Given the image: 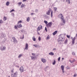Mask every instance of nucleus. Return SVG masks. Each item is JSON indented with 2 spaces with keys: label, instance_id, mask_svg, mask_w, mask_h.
I'll list each match as a JSON object with an SVG mask.
<instances>
[{
  "label": "nucleus",
  "instance_id": "1",
  "mask_svg": "<svg viewBox=\"0 0 77 77\" xmlns=\"http://www.w3.org/2000/svg\"><path fill=\"white\" fill-rule=\"evenodd\" d=\"M59 16L61 17H60V18H61V20L62 21V22L63 24H65V20L63 19V16L62 15V14H60L59 15Z\"/></svg>",
  "mask_w": 77,
  "mask_h": 77
},
{
  "label": "nucleus",
  "instance_id": "2",
  "mask_svg": "<svg viewBox=\"0 0 77 77\" xmlns=\"http://www.w3.org/2000/svg\"><path fill=\"white\" fill-rule=\"evenodd\" d=\"M17 72H16L14 74L11 73V77H17Z\"/></svg>",
  "mask_w": 77,
  "mask_h": 77
},
{
  "label": "nucleus",
  "instance_id": "3",
  "mask_svg": "<svg viewBox=\"0 0 77 77\" xmlns=\"http://www.w3.org/2000/svg\"><path fill=\"white\" fill-rule=\"evenodd\" d=\"M12 39L13 40V42L14 43H16V44H17L18 43V41L16 39V38H15V37H12Z\"/></svg>",
  "mask_w": 77,
  "mask_h": 77
},
{
  "label": "nucleus",
  "instance_id": "4",
  "mask_svg": "<svg viewBox=\"0 0 77 77\" xmlns=\"http://www.w3.org/2000/svg\"><path fill=\"white\" fill-rule=\"evenodd\" d=\"M0 50L2 51H5L6 50V47L3 45L1 46L0 47Z\"/></svg>",
  "mask_w": 77,
  "mask_h": 77
},
{
  "label": "nucleus",
  "instance_id": "5",
  "mask_svg": "<svg viewBox=\"0 0 77 77\" xmlns=\"http://www.w3.org/2000/svg\"><path fill=\"white\" fill-rule=\"evenodd\" d=\"M59 37H60V38L58 39V42H59V41H64V38H62V37L61 36V35H59Z\"/></svg>",
  "mask_w": 77,
  "mask_h": 77
},
{
  "label": "nucleus",
  "instance_id": "6",
  "mask_svg": "<svg viewBox=\"0 0 77 77\" xmlns=\"http://www.w3.org/2000/svg\"><path fill=\"white\" fill-rule=\"evenodd\" d=\"M71 39H72V44H74V43H75V37H74L73 38L72 37H71Z\"/></svg>",
  "mask_w": 77,
  "mask_h": 77
},
{
  "label": "nucleus",
  "instance_id": "7",
  "mask_svg": "<svg viewBox=\"0 0 77 77\" xmlns=\"http://www.w3.org/2000/svg\"><path fill=\"white\" fill-rule=\"evenodd\" d=\"M52 26V24L51 22H49L48 23V24L46 25L47 27L49 28V27H51Z\"/></svg>",
  "mask_w": 77,
  "mask_h": 77
},
{
  "label": "nucleus",
  "instance_id": "8",
  "mask_svg": "<svg viewBox=\"0 0 77 77\" xmlns=\"http://www.w3.org/2000/svg\"><path fill=\"white\" fill-rule=\"evenodd\" d=\"M41 60H42V62H43L44 63H46V62H47V60H46V59H44L43 58H41Z\"/></svg>",
  "mask_w": 77,
  "mask_h": 77
},
{
  "label": "nucleus",
  "instance_id": "9",
  "mask_svg": "<svg viewBox=\"0 0 77 77\" xmlns=\"http://www.w3.org/2000/svg\"><path fill=\"white\" fill-rule=\"evenodd\" d=\"M42 29V26L41 25H40L37 28V31H38V30H40Z\"/></svg>",
  "mask_w": 77,
  "mask_h": 77
},
{
  "label": "nucleus",
  "instance_id": "10",
  "mask_svg": "<svg viewBox=\"0 0 77 77\" xmlns=\"http://www.w3.org/2000/svg\"><path fill=\"white\" fill-rule=\"evenodd\" d=\"M51 11V8H49V10L48 11V12L46 13V14L47 15H50V12Z\"/></svg>",
  "mask_w": 77,
  "mask_h": 77
},
{
  "label": "nucleus",
  "instance_id": "11",
  "mask_svg": "<svg viewBox=\"0 0 77 77\" xmlns=\"http://www.w3.org/2000/svg\"><path fill=\"white\" fill-rule=\"evenodd\" d=\"M19 69L20 71V72H23L24 71V68L23 66H21Z\"/></svg>",
  "mask_w": 77,
  "mask_h": 77
},
{
  "label": "nucleus",
  "instance_id": "12",
  "mask_svg": "<svg viewBox=\"0 0 77 77\" xmlns=\"http://www.w3.org/2000/svg\"><path fill=\"white\" fill-rule=\"evenodd\" d=\"M28 44H27V43H26L25 45V48L24 49V50H27L28 49Z\"/></svg>",
  "mask_w": 77,
  "mask_h": 77
},
{
  "label": "nucleus",
  "instance_id": "13",
  "mask_svg": "<svg viewBox=\"0 0 77 77\" xmlns=\"http://www.w3.org/2000/svg\"><path fill=\"white\" fill-rule=\"evenodd\" d=\"M6 37V35L5 34H1V38H5Z\"/></svg>",
  "mask_w": 77,
  "mask_h": 77
},
{
  "label": "nucleus",
  "instance_id": "14",
  "mask_svg": "<svg viewBox=\"0 0 77 77\" xmlns=\"http://www.w3.org/2000/svg\"><path fill=\"white\" fill-rule=\"evenodd\" d=\"M36 57V56H31V59H32V60H35Z\"/></svg>",
  "mask_w": 77,
  "mask_h": 77
},
{
  "label": "nucleus",
  "instance_id": "15",
  "mask_svg": "<svg viewBox=\"0 0 77 77\" xmlns=\"http://www.w3.org/2000/svg\"><path fill=\"white\" fill-rule=\"evenodd\" d=\"M50 39V35H48L46 37V40H48V39Z\"/></svg>",
  "mask_w": 77,
  "mask_h": 77
},
{
  "label": "nucleus",
  "instance_id": "16",
  "mask_svg": "<svg viewBox=\"0 0 77 77\" xmlns=\"http://www.w3.org/2000/svg\"><path fill=\"white\" fill-rule=\"evenodd\" d=\"M57 31H56L53 33V35H55L57 34Z\"/></svg>",
  "mask_w": 77,
  "mask_h": 77
},
{
  "label": "nucleus",
  "instance_id": "17",
  "mask_svg": "<svg viewBox=\"0 0 77 77\" xmlns=\"http://www.w3.org/2000/svg\"><path fill=\"white\" fill-rule=\"evenodd\" d=\"M14 28L15 29H18V25H16L14 26Z\"/></svg>",
  "mask_w": 77,
  "mask_h": 77
},
{
  "label": "nucleus",
  "instance_id": "18",
  "mask_svg": "<svg viewBox=\"0 0 77 77\" xmlns=\"http://www.w3.org/2000/svg\"><path fill=\"white\" fill-rule=\"evenodd\" d=\"M53 11H52L51 12V18H52L53 16Z\"/></svg>",
  "mask_w": 77,
  "mask_h": 77
},
{
  "label": "nucleus",
  "instance_id": "19",
  "mask_svg": "<svg viewBox=\"0 0 77 77\" xmlns=\"http://www.w3.org/2000/svg\"><path fill=\"white\" fill-rule=\"evenodd\" d=\"M30 21V17H27L26 18V21L29 22Z\"/></svg>",
  "mask_w": 77,
  "mask_h": 77
},
{
  "label": "nucleus",
  "instance_id": "20",
  "mask_svg": "<svg viewBox=\"0 0 77 77\" xmlns=\"http://www.w3.org/2000/svg\"><path fill=\"white\" fill-rule=\"evenodd\" d=\"M49 55H51V56H53L54 55V53L53 52H51L49 54Z\"/></svg>",
  "mask_w": 77,
  "mask_h": 77
},
{
  "label": "nucleus",
  "instance_id": "21",
  "mask_svg": "<svg viewBox=\"0 0 77 77\" xmlns=\"http://www.w3.org/2000/svg\"><path fill=\"white\" fill-rule=\"evenodd\" d=\"M56 64V60H54V61H53L52 64L54 65Z\"/></svg>",
  "mask_w": 77,
  "mask_h": 77
},
{
  "label": "nucleus",
  "instance_id": "22",
  "mask_svg": "<svg viewBox=\"0 0 77 77\" xmlns=\"http://www.w3.org/2000/svg\"><path fill=\"white\" fill-rule=\"evenodd\" d=\"M61 67L62 71H63V70H64V66L62 65L61 66Z\"/></svg>",
  "mask_w": 77,
  "mask_h": 77
},
{
  "label": "nucleus",
  "instance_id": "23",
  "mask_svg": "<svg viewBox=\"0 0 77 77\" xmlns=\"http://www.w3.org/2000/svg\"><path fill=\"white\" fill-rule=\"evenodd\" d=\"M17 27L18 28H20V27H22V25L21 24H20V25H17Z\"/></svg>",
  "mask_w": 77,
  "mask_h": 77
},
{
  "label": "nucleus",
  "instance_id": "24",
  "mask_svg": "<svg viewBox=\"0 0 77 77\" xmlns=\"http://www.w3.org/2000/svg\"><path fill=\"white\" fill-rule=\"evenodd\" d=\"M68 42V39L66 38V40H65L64 44H66Z\"/></svg>",
  "mask_w": 77,
  "mask_h": 77
},
{
  "label": "nucleus",
  "instance_id": "25",
  "mask_svg": "<svg viewBox=\"0 0 77 77\" xmlns=\"http://www.w3.org/2000/svg\"><path fill=\"white\" fill-rule=\"evenodd\" d=\"M22 56H23V54H20L18 56V58H20V57H22Z\"/></svg>",
  "mask_w": 77,
  "mask_h": 77
},
{
  "label": "nucleus",
  "instance_id": "26",
  "mask_svg": "<svg viewBox=\"0 0 77 77\" xmlns=\"http://www.w3.org/2000/svg\"><path fill=\"white\" fill-rule=\"evenodd\" d=\"M48 70V67H46L44 69V70L45 71H46Z\"/></svg>",
  "mask_w": 77,
  "mask_h": 77
},
{
  "label": "nucleus",
  "instance_id": "27",
  "mask_svg": "<svg viewBox=\"0 0 77 77\" xmlns=\"http://www.w3.org/2000/svg\"><path fill=\"white\" fill-rule=\"evenodd\" d=\"M6 6H8L9 5V2H7L6 3Z\"/></svg>",
  "mask_w": 77,
  "mask_h": 77
},
{
  "label": "nucleus",
  "instance_id": "28",
  "mask_svg": "<svg viewBox=\"0 0 77 77\" xmlns=\"http://www.w3.org/2000/svg\"><path fill=\"white\" fill-rule=\"evenodd\" d=\"M66 2H67V3L68 2L69 4H70V3H71L70 0H66Z\"/></svg>",
  "mask_w": 77,
  "mask_h": 77
},
{
  "label": "nucleus",
  "instance_id": "29",
  "mask_svg": "<svg viewBox=\"0 0 77 77\" xmlns=\"http://www.w3.org/2000/svg\"><path fill=\"white\" fill-rule=\"evenodd\" d=\"M32 40L33 41H35L36 38H35L34 37H32Z\"/></svg>",
  "mask_w": 77,
  "mask_h": 77
},
{
  "label": "nucleus",
  "instance_id": "30",
  "mask_svg": "<svg viewBox=\"0 0 77 77\" xmlns=\"http://www.w3.org/2000/svg\"><path fill=\"white\" fill-rule=\"evenodd\" d=\"M3 21L2 20H0V24H3Z\"/></svg>",
  "mask_w": 77,
  "mask_h": 77
},
{
  "label": "nucleus",
  "instance_id": "31",
  "mask_svg": "<svg viewBox=\"0 0 77 77\" xmlns=\"http://www.w3.org/2000/svg\"><path fill=\"white\" fill-rule=\"evenodd\" d=\"M22 23V21L20 20L18 22L17 24H20V23Z\"/></svg>",
  "mask_w": 77,
  "mask_h": 77
},
{
  "label": "nucleus",
  "instance_id": "32",
  "mask_svg": "<svg viewBox=\"0 0 77 77\" xmlns=\"http://www.w3.org/2000/svg\"><path fill=\"white\" fill-rule=\"evenodd\" d=\"M7 20V19L6 18V17L5 16L3 18L4 21H5V20Z\"/></svg>",
  "mask_w": 77,
  "mask_h": 77
},
{
  "label": "nucleus",
  "instance_id": "33",
  "mask_svg": "<svg viewBox=\"0 0 77 77\" xmlns=\"http://www.w3.org/2000/svg\"><path fill=\"white\" fill-rule=\"evenodd\" d=\"M44 22L45 23V24H47V23H48V22H47V21L46 20H45L44 21Z\"/></svg>",
  "mask_w": 77,
  "mask_h": 77
},
{
  "label": "nucleus",
  "instance_id": "34",
  "mask_svg": "<svg viewBox=\"0 0 77 77\" xmlns=\"http://www.w3.org/2000/svg\"><path fill=\"white\" fill-rule=\"evenodd\" d=\"M33 46L35 47H38V45H34Z\"/></svg>",
  "mask_w": 77,
  "mask_h": 77
},
{
  "label": "nucleus",
  "instance_id": "35",
  "mask_svg": "<svg viewBox=\"0 0 77 77\" xmlns=\"http://www.w3.org/2000/svg\"><path fill=\"white\" fill-rule=\"evenodd\" d=\"M72 54L73 56H75V54L74 52H72Z\"/></svg>",
  "mask_w": 77,
  "mask_h": 77
},
{
  "label": "nucleus",
  "instance_id": "36",
  "mask_svg": "<svg viewBox=\"0 0 77 77\" xmlns=\"http://www.w3.org/2000/svg\"><path fill=\"white\" fill-rule=\"evenodd\" d=\"M14 69H12V70L11 71V73H14Z\"/></svg>",
  "mask_w": 77,
  "mask_h": 77
},
{
  "label": "nucleus",
  "instance_id": "37",
  "mask_svg": "<svg viewBox=\"0 0 77 77\" xmlns=\"http://www.w3.org/2000/svg\"><path fill=\"white\" fill-rule=\"evenodd\" d=\"M21 3H22V2H20L18 3V5H21Z\"/></svg>",
  "mask_w": 77,
  "mask_h": 77
},
{
  "label": "nucleus",
  "instance_id": "38",
  "mask_svg": "<svg viewBox=\"0 0 77 77\" xmlns=\"http://www.w3.org/2000/svg\"><path fill=\"white\" fill-rule=\"evenodd\" d=\"M54 11H56V10H57V8H54Z\"/></svg>",
  "mask_w": 77,
  "mask_h": 77
},
{
  "label": "nucleus",
  "instance_id": "39",
  "mask_svg": "<svg viewBox=\"0 0 77 77\" xmlns=\"http://www.w3.org/2000/svg\"><path fill=\"white\" fill-rule=\"evenodd\" d=\"M66 36L68 38H70V35H67Z\"/></svg>",
  "mask_w": 77,
  "mask_h": 77
},
{
  "label": "nucleus",
  "instance_id": "40",
  "mask_svg": "<svg viewBox=\"0 0 77 77\" xmlns=\"http://www.w3.org/2000/svg\"><path fill=\"white\" fill-rule=\"evenodd\" d=\"M13 11H15V10L14 9H12L11 11H10V12L11 13L12 12H13Z\"/></svg>",
  "mask_w": 77,
  "mask_h": 77
},
{
  "label": "nucleus",
  "instance_id": "41",
  "mask_svg": "<svg viewBox=\"0 0 77 77\" xmlns=\"http://www.w3.org/2000/svg\"><path fill=\"white\" fill-rule=\"evenodd\" d=\"M11 15L12 16H13V17H14V13H12V14H11Z\"/></svg>",
  "mask_w": 77,
  "mask_h": 77
},
{
  "label": "nucleus",
  "instance_id": "42",
  "mask_svg": "<svg viewBox=\"0 0 77 77\" xmlns=\"http://www.w3.org/2000/svg\"><path fill=\"white\" fill-rule=\"evenodd\" d=\"M24 7V6H23V4H22V5L21 6V8H23Z\"/></svg>",
  "mask_w": 77,
  "mask_h": 77
},
{
  "label": "nucleus",
  "instance_id": "43",
  "mask_svg": "<svg viewBox=\"0 0 77 77\" xmlns=\"http://www.w3.org/2000/svg\"><path fill=\"white\" fill-rule=\"evenodd\" d=\"M38 39L39 41H41V37H39L38 38Z\"/></svg>",
  "mask_w": 77,
  "mask_h": 77
},
{
  "label": "nucleus",
  "instance_id": "44",
  "mask_svg": "<svg viewBox=\"0 0 77 77\" xmlns=\"http://www.w3.org/2000/svg\"><path fill=\"white\" fill-rule=\"evenodd\" d=\"M58 61H60V57H59L58 58Z\"/></svg>",
  "mask_w": 77,
  "mask_h": 77
},
{
  "label": "nucleus",
  "instance_id": "45",
  "mask_svg": "<svg viewBox=\"0 0 77 77\" xmlns=\"http://www.w3.org/2000/svg\"><path fill=\"white\" fill-rule=\"evenodd\" d=\"M32 56H35V53H32Z\"/></svg>",
  "mask_w": 77,
  "mask_h": 77
},
{
  "label": "nucleus",
  "instance_id": "46",
  "mask_svg": "<svg viewBox=\"0 0 77 77\" xmlns=\"http://www.w3.org/2000/svg\"><path fill=\"white\" fill-rule=\"evenodd\" d=\"M35 15V13H31V15Z\"/></svg>",
  "mask_w": 77,
  "mask_h": 77
},
{
  "label": "nucleus",
  "instance_id": "47",
  "mask_svg": "<svg viewBox=\"0 0 77 77\" xmlns=\"http://www.w3.org/2000/svg\"><path fill=\"white\" fill-rule=\"evenodd\" d=\"M45 30L46 32H47V27H45Z\"/></svg>",
  "mask_w": 77,
  "mask_h": 77
},
{
  "label": "nucleus",
  "instance_id": "48",
  "mask_svg": "<svg viewBox=\"0 0 77 77\" xmlns=\"http://www.w3.org/2000/svg\"><path fill=\"white\" fill-rule=\"evenodd\" d=\"M26 1H27V0H23V2H26Z\"/></svg>",
  "mask_w": 77,
  "mask_h": 77
},
{
  "label": "nucleus",
  "instance_id": "49",
  "mask_svg": "<svg viewBox=\"0 0 77 77\" xmlns=\"http://www.w3.org/2000/svg\"><path fill=\"white\" fill-rule=\"evenodd\" d=\"M69 62H70V63H73V62H72V61L71 60H69Z\"/></svg>",
  "mask_w": 77,
  "mask_h": 77
},
{
  "label": "nucleus",
  "instance_id": "50",
  "mask_svg": "<svg viewBox=\"0 0 77 77\" xmlns=\"http://www.w3.org/2000/svg\"><path fill=\"white\" fill-rule=\"evenodd\" d=\"M56 50V48H54L53 49V51H54V50Z\"/></svg>",
  "mask_w": 77,
  "mask_h": 77
},
{
  "label": "nucleus",
  "instance_id": "51",
  "mask_svg": "<svg viewBox=\"0 0 77 77\" xmlns=\"http://www.w3.org/2000/svg\"><path fill=\"white\" fill-rule=\"evenodd\" d=\"M23 29H22V30H21V32H23Z\"/></svg>",
  "mask_w": 77,
  "mask_h": 77
},
{
  "label": "nucleus",
  "instance_id": "52",
  "mask_svg": "<svg viewBox=\"0 0 77 77\" xmlns=\"http://www.w3.org/2000/svg\"><path fill=\"white\" fill-rule=\"evenodd\" d=\"M35 12H38V10L36 9V10H35Z\"/></svg>",
  "mask_w": 77,
  "mask_h": 77
},
{
  "label": "nucleus",
  "instance_id": "53",
  "mask_svg": "<svg viewBox=\"0 0 77 77\" xmlns=\"http://www.w3.org/2000/svg\"><path fill=\"white\" fill-rule=\"evenodd\" d=\"M21 38V39H24V35H23V37L22 38Z\"/></svg>",
  "mask_w": 77,
  "mask_h": 77
},
{
  "label": "nucleus",
  "instance_id": "54",
  "mask_svg": "<svg viewBox=\"0 0 77 77\" xmlns=\"http://www.w3.org/2000/svg\"><path fill=\"white\" fill-rule=\"evenodd\" d=\"M74 61H75V60L74 59H73V60H72V62H74Z\"/></svg>",
  "mask_w": 77,
  "mask_h": 77
},
{
  "label": "nucleus",
  "instance_id": "55",
  "mask_svg": "<svg viewBox=\"0 0 77 77\" xmlns=\"http://www.w3.org/2000/svg\"><path fill=\"white\" fill-rule=\"evenodd\" d=\"M76 75H76L75 74L74 75V77H76Z\"/></svg>",
  "mask_w": 77,
  "mask_h": 77
},
{
  "label": "nucleus",
  "instance_id": "56",
  "mask_svg": "<svg viewBox=\"0 0 77 77\" xmlns=\"http://www.w3.org/2000/svg\"><path fill=\"white\" fill-rule=\"evenodd\" d=\"M62 1H63V2H64V1H65V0H62Z\"/></svg>",
  "mask_w": 77,
  "mask_h": 77
},
{
  "label": "nucleus",
  "instance_id": "57",
  "mask_svg": "<svg viewBox=\"0 0 77 77\" xmlns=\"http://www.w3.org/2000/svg\"><path fill=\"white\" fill-rule=\"evenodd\" d=\"M37 34L38 35H40V34L39 32H38Z\"/></svg>",
  "mask_w": 77,
  "mask_h": 77
},
{
  "label": "nucleus",
  "instance_id": "58",
  "mask_svg": "<svg viewBox=\"0 0 77 77\" xmlns=\"http://www.w3.org/2000/svg\"><path fill=\"white\" fill-rule=\"evenodd\" d=\"M75 36L76 37H77V33L76 34Z\"/></svg>",
  "mask_w": 77,
  "mask_h": 77
},
{
  "label": "nucleus",
  "instance_id": "59",
  "mask_svg": "<svg viewBox=\"0 0 77 77\" xmlns=\"http://www.w3.org/2000/svg\"><path fill=\"white\" fill-rule=\"evenodd\" d=\"M63 73H64V71H63V70H62Z\"/></svg>",
  "mask_w": 77,
  "mask_h": 77
},
{
  "label": "nucleus",
  "instance_id": "60",
  "mask_svg": "<svg viewBox=\"0 0 77 77\" xmlns=\"http://www.w3.org/2000/svg\"><path fill=\"white\" fill-rule=\"evenodd\" d=\"M62 59H63V58Z\"/></svg>",
  "mask_w": 77,
  "mask_h": 77
},
{
  "label": "nucleus",
  "instance_id": "61",
  "mask_svg": "<svg viewBox=\"0 0 77 77\" xmlns=\"http://www.w3.org/2000/svg\"><path fill=\"white\" fill-rule=\"evenodd\" d=\"M8 77H10V76H8Z\"/></svg>",
  "mask_w": 77,
  "mask_h": 77
}]
</instances>
